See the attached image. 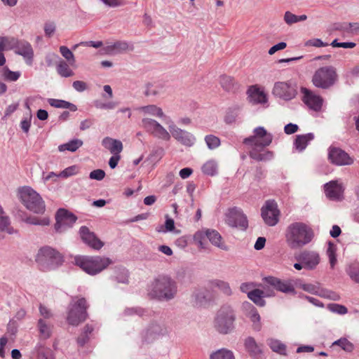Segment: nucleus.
Listing matches in <instances>:
<instances>
[{"mask_svg":"<svg viewBox=\"0 0 359 359\" xmlns=\"http://www.w3.org/2000/svg\"><path fill=\"white\" fill-rule=\"evenodd\" d=\"M73 262L86 273L92 276L100 273L112 264V261L108 257L83 255L76 256Z\"/></svg>","mask_w":359,"mask_h":359,"instance_id":"nucleus-5","label":"nucleus"},{"mask_svg":"<svg viewBox=\"0 0 359 359\" xmlns=\"http://www.w3.org/2000/svg\"><path fill=\"white\" fill-rule=\"evenodd\" d=\"M175 229V222L172 218L166 216L165 225L160 226L156 228V231L159 233H166L168 231H172Z\"/></svg>","mask_w":359,"mask_h":359,"instance_id":"nucleus-53","label":"nucleus"},{"mask_svg":"<svg viewBox=\"0 0 359 359\" xmlns=\"http://www.w3.org/2000/svg\"><path fill=\"white\" fill-rule=\"evenodd\" d=\"M5 50L15 48L18 41L14 37L2 36Z\"/></svg>","mask_w":359,"mask_h":359,"instance_id":"nucleus-58","label":"nucleus"},{"mask_svg":"<svg viewBox=\"0 0 359 359\" xmlns=\"http://www.w3.org/2000/svg\"><path fill=\"white\" fill-rule=\"evenodd\" d=\"M116 104L114 102H102L101 101H95V107L101 109H113L116 107Z\"/></svg>","mask_w":359,"mask_h":359,"instance_id":"nucleus-62","label":"nucleus"},{"mask_svg":"<svg viewBox=\"0 0 359 359\" xmlns=\"http://www.w3.org/2000/svg\"><path fill=\"white\" fill-rule=\"evenodd\" d=\"M168 332V328L163 321L155 320L149 323L143 337L146 341L150 342L160 337L167 335Z\"/></svg>","mask_w":359,"mask_h":359,"instance_id":"nucleus-11","label":"nucleus"},{"mask_svg":"<svg viewBox=\"0 0 359 359\" xmlns=\"http://www.w3.org/2000/svg\"><path fill=\"white\" fill-rule=\"evenodd\" d=\"M88 305L85 298H72L67 313V322L69 324L76 326L86 320L88 317L87 309Z\"/></svg>","mask_w":359,"mask_h":359,"instance_id":"nucleus-7","label":"nucleus"},{"mask_svg":"<svg viewBox=\"0 0 359 359\" xmlns=\"http://www.w3.org/2000/svg\"><path fill=\"white\" fill-rule=\"evenodd\" d=\"M31 121L32 114H29L27 116H25L20 121V126L22 130L26 134H27L29 131L31 127Z\"/></svg>","mask_w":359,"mask_h":359,"instance_id":"nucleus-60","label":"nucleus"},{"mask_svg":"<svg viewBox=\"0 0 359 359\" xmlns=\"http://www.w3.org/2000/svg\"><path fill=\"white\" fill-rule=\"evenodd\" d=\"M147 311L142 308H128L125 309V316H143Z\"/></svg>","mask_w":359,"mask_h":359,"instance_id":"nucleus-61","label":"nucleus"},{"mask_svg":"<svg viewBox=\"0 0 359 359\" xmlns=\"http://www.w3.org/2000/svg\"><path fill=\"white\" fill-rule=\"evenodd\" d=\"M205 143L210 149H215L220 145V140L212 135H206L205 137Z\"/></svg>","mask_w":359,"mask_h":359,"instance_id":"nucleus-54","label":"nucleus"},{"mask_svg":"<svg viewBox=\"0 0 359 359\" xmlns=\"http://www.w3.org/2000/svg\"><path fill=\"white\" fill-rule=\"evenodd\" d=\"M264 282L276 290L286 294H295V290L291 280H282L273 276L264 278Z\"/></svg>","mask_w":359,"mask_h":359,"instance_id":"nucleus-18","label":"nucleus"},{"mask_svg":"<svg viewBox=\"0 0 359 359\" xmlns=\"http://www.w3.org/2000/svg\"><path fill=\"white\" fill-rule=\"evenodd\" d=\"M191 303L195 306H202L207 303L206 291L203 289L195 290L191 294Z\"/></svg>","mask_w":359,"mask_h":359,"instance_id":"nucleus-35","label":"nucleus"},{"mask_svg":"<svg viewBox=\"0 0 359 359\" xmlns=\"http://www.w3.org/2000/svg\"><path fill=\"white\" fill-rule=\"evenodd\" d=\"M15 53L22 55L27 64L32 65L34 56V51L31 44L27 41H19L15 47Z\"/></svg>","mask_w":359,"mask_h":359,"instance_id":"nucleus-27","label":"nucleus"},{"mask_svg":"<svg viewBox=\"0 0 359 359\" xmlns=\"http://www.w3.org/2000/svg\"><path fill=\"white\" fill-rule=\"evenodd\" d=\"M329 160L337 165H349L353 159L344 150L339 148H330L328 153Z\"/></svg>","mask_w":359,"mask_h":359,"instance_id":"nucleus-17","label":"nucleus"},{"mask_svg":"<svg viewBox=\"0 0 359 359\" xmlns=\"http://www.w3.org/2000/svg\"><path fill=\"white\" fill-rule=\"evenodd\" d=\"M236 320L235 309L231 305L224 304L218 309L214 316L212 327L219 334H229L236 328Z\"/></svg>","mask_w":359,"mask_h":359,"instance_id":"nucleus-4","label":"nucleus"},{"mask_svg":"<svg viewBox=\"0 0 359 359\" xmlns=\"http://www.w3.org/2000/svg\"><path fill=\"white\" fill-rule=\"evenodd\" d=\"M168 129L170 130V135L181 144L187 147H191L194 144L196 138L191 133L180 129L172 122L168 125Z\"/></svg>","mask_w":359,"mask_h":359,"instance_id":"nucleus-15","label":"nucleus"},{"mask_svg":"<svg viewBox=\"0 0 359 359\" xmlns=\"http://www.w3.org/2000/svg\"><path fill=\"white\" fill-rule=\"evenodd\" d=\"M313 238L314 231L311 226L302 222L290 224L285 233L287 244L292 249L303 248L310 243Z\"/></svg>","mask_w":359,"mask_h":359,"instance_id":"nucleus-3","label":"nucleus"},{"mask_svg":"<svg viewBox=\"0 0 359 359\" xmlns=\"http://www.w3.org/2000/svg\"><path fill=\"white\" fill-rule=\"evenodd\" d=\"M205 236L210 242L215 247L225 251L229 250V247L225 244L222 236L217 231L214 229H206Z\"/></svg>","mask_w":359,"mask_h":359,"instance_id":"nucleus-29","label":"nucleus"},{"mask_svg":"<svg viewBox=\"0 0 359 359\" xmlns=\"http://www.w3.org/2000/svg\"><path fill=\"white\" fill-rule=\"evenodd\" d=\"M205 237V231H198L194 235V241L199 248H205V244L203 242Z\"/></svg>","mask_w":359,"mask_h":359,"instance_id":"nucleus-59","label":"nucleus"},{"mask_svg":"<svg viewBox=\"0 0 359 359\" xmlns=\"http://www.w3.org/2000/svg\"><path fill=\"white\" fill-rule=\"evenodd\" d=\"M212 285L214 287L219 289L224 294L229 296L231 294V289L229 284L224 280H215L212 282Z\"/></svg>","mask_w":359,"mask_h":359,"instance_id":"nucleus-47","label":"nucleus"},{"mask_svg":"<svg viewBox=\"0 0 359 359\" xmlns=\"http://www.w3.org/2000/svg\"><path fill=\"white\" fill-rule=\"evenodd\" d=\"M210 359H235L233 353L226 348H221L211 353Z\"/></svg>","mask_w":359,"mask_h":359,"instance_id":"nucleus-44","label":"nucleus"},{"mask_svg":"<svg viewBox=\"0 0 359 359\" xmlns=\"http://www.w3.org/2000/svg\"><path fill=\"white\" fill-rule=\"evenodd\" d=\"M39 310L41 316L39 318H43L46 321H48V320L51 319L53 316L52 311L42 304H40Z\"/></svg>","mask_w":359,"mask_h":359,"instance_id":"nucleus-56","label":"nucleus"},{"mask_svg":"<svg viewBox=\"0 0 359 359\" xmlns=\"http://www.w3.org/2000/svg\"><path fill=\"white\" fill-rule=\"evenodd\" d=\"M177 282L168 275H160L148 285L147 295L158 302H170L177 295Z\"/></svg>","mask_w":359,"mask_h":359,"instance_id":"nucleus-1","label":"nucleus"},{"mask_svg":"<svg viewBox=\"0 0 359 359\" xmlns=\"http://www.w3.org/2000/svg\"><path fill=\"white\" fill-rule=\"evenodd\" d=\"M25 222L29 224L47 226L49 224L50 221L48 218L39 219L36 217H29L25 219Z\"/></svg>","mask_w":359,"mask_h":359,"instance_id":"nucleus-55","label":"nucleus"},{"mask_svg":"<svg viewBox=\"0 0 359 359\" xmlns=\"http://www.w3.org/2000/svg\"><path fill=\"white\" fill-rule=\"evenodd\" d=\"M249 101L252 104L265 105L268 102V97L264 90L258 86H252L248 90Z\"/></svg>","mask_w":359,"mask_h":359,"instance_id":"nucleus-23","label":"nucleus"},{"mask_svg":"<svg viewBox=\"0 0 359 359\" xmlns=\"http://www.w3.org/2000/svg\"><path fill=\"white\" fill-rule=\"evenodd\" d=\"M218 165L215 160H209L202 167V171L204 174L214 176L217 174Z\"/></svg>","mask_w":359,"mask_h":359,"instance_id":"nucleus-45","label":"nucleus"},{"mask_svg":"<svg viewBox=\"0 0 359 359\" xmlns=\"http://www.w3.org/2000/svg\"><path fill=\"white\" fill-rule=\"evenodd\" d=\"M336 29L352 35H359V22H344L339 25Z\"/></svg>","mask_w":359,"mask_h":359,"instance_id":"nucleus-37","label":"nucleus"},{"mask_svg":"<svg viewBox=\"0 0 359 359\" xmlns=\"http://www.w3.org/2000/svg\"><path fill=\"white\" fill-rule=\"evenodd\" d=\"M273 295L274 292L273 291H269L265 289L264 290L253 289L250 292H248V297L257 306H264L266 302L263 298L272 297Z\"/></svg>","mask_w":359,"mask_h":359,"instance_id":"nucleus-28","label":"nucleus"},{"mask_svg":"<svg viewBox=\"0 0 359 359\" xmlns=\"http://www.w3.org/2000/svg\"><path fill=\"white\" fill-rule=\"evenodd\" d=\"M301 92L303 94L302 100L310 109L314 111H319L323 105V98L311 90L302 88Z\"/></svg>","mask_w":359,"mask_h":359,"instance_id":"nucleus-20","label":"nucleus"},{"mask_svg":"<svg viewBox=\"0 0 359 359\" xmlns=\"http://www.w3.org/2000/svg\"><path fill=\"white\" fill-rule=\"evenodd\" d=\"M59 60L61 59L57 54L53 53H48L46 56V62L48 66H52L53 65L57 66V62H58Z\"/></svg>","mask_w":359,"mask_h":359,"instance_id":"nucleus-64","label":"nucleus"},{"mask_svg":"<svg viewBox=\"0 0 359 359\" xmlns=\"http://www.w3.org/2000/svg\"><path fill=\"white\" fill-rule=\"evenodd\" d=\"M243 308L246 316L252 323V329L256 332H259L262 330V325L261 323L260 315L259 314L257 309L249 302H244Z\"/></svg>","mask_w":359,"mask_h":359,"instance_id":"nucleus-22","label":"nucleus"},{"mask_svg":"<svg viewBox=\"0 0 359 359\" xmlns=\"http://www.w3.org/2000/svg\"><path fill=\"white\" fill-rule=\"evenodd\" d=\"M297 259L304 264L308 270H313L320 262V257L318 252L313 250H304L297 257Z\"/></svg>","mask_w":359,"mask_h":359,"instance_id":"nucleus-16","label":"nucleus"},{"mask_svg":"<svg viewBox=\"0 0 359 359\" xmlns=\"http://www.w3.org/2000/svg\"><path fill=\"white\" fill-rule=\"evenodd\" d=\"M337 80L336 69L332 66H325L318 69L312 77L313 84L319 88L327 89Z\"/></svg>","mask_w":359,"mask_h":359,"instance_id":"nucleus-9","label":"nucleus"},{"mask_svg":"<svg viewBox=\"0 0 359 359\" xmlns=\"http://www.w3.org/2000/svg\"><path fill=\"white\" fill-rule=\"evenodd\" d=\"M279 210L274 201H267L262 208V217L266 224L274 226L278 222Z\"/></svg>","mask_w":359,"mask_h":359,"instance_id":"nucleus-14","label":"nucleus"},{"mask_svg":"<svg viewBox=\"0 0 359 359\" xmlns=\"http://www.w3.org/2000/svg\"><path fill=\"white\" fill-rule=\"evenodd\" d=\"M0 231H6L8 234L14 233L13 229L10 226V220L5 215L3 208L0 206Z\"/></svg>","mask_w":359,"mask_h":359,"instance_id":"nucleus-42","label":"nucleus"},{"mask_svg":"<svg viewBox=\"0 0 359 359\" xmlns=\"http://www.w3.org/2000/svg\"><path fill=\"white\" fill-rule=\"evenodd\" d=\"M19 198L22 203L29 210L40 214L45 210V205L41 197L34 189L25 187L19 189Z\"/></svg>","mask_w":359,"mask_h":359,"instance_id":"nucleus-6","label":"nucleus"},{"mask_svg":"<svg viewBox=\"0 0 359 359\" xmlns=\"http://www.w3.org/2000/svg\"><path fill=\"white\" fill-rule=\"evenodd\" d=\"M272 94L285 101L292 100L297 95V84L291 81H277L273 85Z\"/></svg>","mask_w":359,"mask_h":359,"instance_id":"nucleus-10","label":"nucleus"},{"mask_svg":"<svg viewBox=\"0 0 359 359\" xmlns=\"http://www.w3.org/2000/svg\"><path fill=\"white\" fill-rule=\"evenodd\" d=\"M313 138L314 135L311 133L297 135L294 142L295 149L299 151H302L306 149L309 142L313 140Z\"/></svg>","mask_w":359,"mask_h":359,"instance_id":"nucleus-33","label":"nucleus"},{"mask_svg":"<svg viewBox=\"0 0 359 359\" xmlns=\"http://www.w3.org/2000/svg\"><path fill=\"white\" fill-rule=\"evenodd\" d=\"M102 145L112 154H118L123 150L122 142L109 137H106L102 140Z\"/></svg>","mask_w":359,"mask_h":359,"instance_id":"nucleus-30","label":"nucleus"},{"mask_svg":"<svg viewBox=\"0 0 359 359\" xmlns=\"http://www.w3.org/2000/svg\"><path fill=\"white\" fill-rule=\"evenodd\" d=\"M225 221L229 226L238 227L243 230L246 229L248 225L246 216L241 209L237 208H233L228 210Z\"/></svg>","mask_w":359,"mask_h":359,"instance_id":"nucleus-13","label":"nucleus"},{"mask_svg":"<svg viewBox=\"0 0 359 359\" xmlns=\"http://www.w3.org/2000/svg\"><path fill=\"white\" fill-rule=\"evenodd\" d=\"M219 83L222 88L226 91H231L233 89L234 80L231 76L226 75L221 76Z\"/></svg>","mask_w":359,"mask_h":359,"instance_id":"nucleus-50","label":"nucleus"},{"mask_svg":"<svg viewBox=\"0 0 359 359\" xmlns=\"http://www.w3.org/2000/svg\"><path fill=\"white\" fill-rule=\"evenodd\" d=\"M168 86L165 82L162 81H154L147 82L144 85V94L147 97H161L167 92Z\"/></svg>","mask_w":359,"mask_h":359,"instance_id":"nucleus-19","label":"nucleus"},{"mask_svg":"<svg viewBox=\"0 0 359 359\" xmlns=\"http://www.w3.org/2000/svg\"><path fill=\"white\" fill-rule=\"evenodd\" d=\"M238 116V109H229L224 118V121L226 123L231 124L236 121Z\"/></svg>","mask_w":359,"mask_h":359,"instance_id":"nucleus-57","label":"nucleus"},{"mask_svg":"<svg viewBox=\"0 0 359 359\" xmlns=\"http://www.w3.org/2000/svg\"><path fill=\"white\" fill-rule=\"evenodd\" d=\"M1 74V77L8 81H16L21 76L20 72H13L10 70L7 67H4L2 69Z\"/></svg>","mask_w":359,"mask_h":359,"instance_id":"nucleus-46","label":"nucleus"},{"mask_svg":"<svg viewBox=\"0 0 359 359\" xmlns=\"http://www.w3.org/2000/svg\"><path fill=\"white\" fill-rule=\"evenodd\" d=\"M327 255L329 258L330 266L333 269L337 262V259L336 257V245L331 242L328 243Z\"/></svg>","mask_w":359,"mask_h":359,"instance_id":"nucleus-49","label":"nucleus"},{"mask_svg":"<svg viewBox=\"0 0 359 359\" xmlns=\"http://www.w3.org/2000/svg\"><path fill=\"white\" fill-rule=\"evenodd\" d=\"M82 145H83V141L81 140L74 139L65 144H60L58 147V150L60 151H69L71 152H74L79 148H80Z\"/></svg>","mask_w":359,"mask_h":359,"instance_id":"nucleus-41","label":"nucleus"},{"mask_svg":"<svg viewBox=\"0 0 359 359\" xmlns=\"http://www.w3.org/2000/svg\"><path fill=\"white\" fill-rule=\"evenodd\" d=\"M79 233L82 241L95 250H100L104 245V243L87 226H81Z\"/></svg>","mask_w":359,"mask_h":359,"instance_id":"nucleus-21","label":"nucleus"},{"mask_svg":"<svg viewBox=\"0 0 359 359\" xmlns=\"http://www.w3.org/2000/svg\"><path fill=\"white\" fill-rule=\"evenodd\" d=\"M273 140L271 133H267L264 127H257L254 129V135L244 140V143L252 147L250 151V156L258 161H266L273 158V154L271 151H264L263 149L269 146Z\"/></svg>","mask_w":359,"mask_h":359,"instance_id":"nucleus-2","label":"nucleus"},{"mask_svg":"<svg viewBox=\"0 0 359 359\" xmlns=\"http://www.w3.org/2000/svg\"><path fill=\"white\" fill-rule=\"evenodd\" d=\"M266 343L273 352L283 355H286V346L280 340L270 338L266 340Z\"/></svg>","mask_w":359,"mask_h":359,"instance_id":"nucleus-39","label":"nucleus"},{"mask_svg":"<svg viewBox=\"0 0 359 359\" xmlns=\"http://www.w3.org/2000/svg\"><path fill=\"white\" fill-rule=\"evenodd\" d=\"M302 289L309 293L316 294L323 297L330 298L333 300L339 299V296L332 292L323 289L318 283H305L301 286Z\"/></svg>","mask_w":359,"mask_h":359,"instance_id":"nucleus-24","label":"nucleus"},{"mask_svg":"<svg viewBox=\"0 0 359 359\" xmlns=\"http://www.w3.org/2000/svg\"><path fill=\"white\" fill-rule=\"evenodd\" d=\"M159 124L155 119L149 118H143L141 121L142 127L151 135H153Z\"/></svg>","mask_w":359,"mask_h":359,"instance_id":"nucleus-43","label":"nucleus"},{"mask_svg":"<svg viewBox=\"0 0 359 359\" xmlns=\"http://www.w3.org/2000/svg\"><path fill=\"white\" fill-rule=\"evenodd\" d=\"M344 191L343 186L337 180L325 184L326 196L332 200H340Z\"/></svg>","mask_w":359,"mask_h":359,"instance_id":"nucleus-26","label":"nucleus"},{"mask_svg":"<svg viewBox=\"0 0 359 359\" xmlns=\"http://www.w3.org/2000/svg\"><path fill=\"white\" fill-rule=\"evenodd\" d=\"M137 111L143 115L163 118L165 116L163 109L156 104H148L137 108Z\"/></svg>","mask_w":359,"mask_h":359,"instance_id":"nucleus-31","label":"nucleus"},{"mask_svg":"<svg viewBox=\"0 0 359 359\" xmlns=\"http://www.w3.org/2000/svg\"><path fill=\"white\" fill-rule=\"evenodd\" d=\"M105 177V172L101 169L94 170L90 172L89 177L92 180L100 181Z\"/></svg>","mask_w":359,"mask_h":359,"instance_id":"nucleus-63","label":"nucleus"},{"mask_svg":"<svg viewBox=\"0 0 359 359\" xmlns=\"http://www.w3.org/2000/svg\"><path fill=\"white\" fill-rule=\"evenodd\" d=\"M244 346L250 355L255 359H262V344H259L252 337H248L244 341Z\"/></svg>","mask_w":359,"mask_h":359,"instance_id":"nucleus-25","label":"nucleus"},{"mask_svg":"<svg viewBox=\"0 0 359 359\" xmlns=\"http://www.w3.org/2000/svg\"><path fill=\"white\" fill-rule=\"evenodd\" d=\"M60 52L62 57L67 60L69 65H73L75 63L76 60L74 55L67 46H60Z\"/></svg>","mask_w":359,"mask_h":359,"instance_id":"nucleus-52","label":"nucleus"},{"mask_svg":"<svg viewBox=\"0 0 359 359\" xmlns=\"http://www.w3.org/2000/svg\"><path fill=\"white\" fill-rule=\"evenodd\" d=\"M152 135L163 141H169L171 137L170 133L161 124H159Z\"/></svg>","mask_w":359,"mask_h":359,"instance_id":"nucleus-48","label":"nucleus"},{"mask_svg":"<svg viewBox=\"0 0 359 359\" xmlns=\"http://www.w3.org/2000/svg\"><path fill=\"white\" fill-rule=\"evenodd\" d=\"M55 219V229L57 232L62 233L71 228L76 221L77 217L65 209H60L57 212Z\"/></svg>","mask_w":359,"mask_h":359,"instance_id":"nucleus-12","label":"nucleus"},{"mask_svg":"<svg viewBox=\"0 0 359 359\" xmlns=\"http://www.w3.org/2000/svg\"><path fill=\"white\" fill-rule=\"evenodd\" d=\"M36 262L44 270L53 269L61 265L63 257L60 252L50 247L41 248L36 257Z\"/></svg>","mask_w":359,"mask_h":359,"instance_id":"nucleus-8","label":"nucleus"},{"mask_svg":"<svg viewBox=\"0 0 359 359\" xmlns=\"http://www.w3.org/2000/svg\"><path fill=\"white\" fill-rule=\"evenodd\" d=\"M345 271L353 283L359 284V262H351L346 266Z\"/></svg>","mask_w":359,"mask_h":359,"instance_id":"nucleus-34","label":"nucleus"},{"mask_svg":"<svg viewBox=\"0 0 359 359\" xmlns=\"http://www.w3.org/2000/svg\"><path fill=\"white\" fill-rule=\"evenodd\" d=\"M37 327L43 339H48L52 334L53 325L50 322L46 321L43 318H39L38 320Z\"/></svg>","mask_w":359,"mask_h":359,"instance_id":"nucleus-36","label":"nucleus"},{"mask_svg":"<svg viewBox=\"0 0 359 359\" xmlns=\"http://www.w3.org/2000/svg\"><path fill=\"white\" fill-rule=\"evenodd\" d=\"M56 71L60 76L65 78L72 76L74 74L73 70L69 67V64L62 60H59L57 62Z\"/></svg>","mask_w":359,"mask_h":359,"instance_id":"nucleus-38","label":"nucleus"},{"mask_svg":"<svg viewBox=\"0 0 359 359\" xmlns=\"http://www.w3.org/2000/svg\"><path fill=\"white\" fill-rule=\"evenodd\" d=\"M337 345L346 352H352L354 349V345L346 338H341L334 342L332 346Z\"/></svg>","mask_w":359,"mask_h":359,"instance_id":"nucleus-51","label":"nucleus"},{"mask_svg":"<svg viewBox=\"0 0 359 359\" xmlns=\"http://www.w3.org/2000/svg\"><path fill=\"white\" fill-rule=\"evenodd\" d=\"M48 102L51 107L55 108L68 109L72 111L77 110L75 104L65 100L50 98L48 100Z\"/></svg>","mask_w":359,"mask_h":359,"instance_id":"nucleus-40","label":"nucleus"},{"mask_svg":"<svg viewBox=\"0 0 359 359\" xmlns=\"http://www.w3.org/2000/svg\"><path fill=\"white\" fill-rule=\"evenodd\" d=\"M129 44L124 41H118L113 43L107 45L104 48V51L111 55L119 54L128 50Z\"/></svg>","mask_w":359,"mask_h":359,"instance_id":"nucleus-32","label":"nucleus"}]
</instances>
